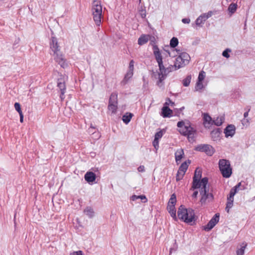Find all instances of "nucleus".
<instances>
[{
    "instance_id": "f257e3e1",
    "label": "nucleus",
    "mask_w": 255,
    "mask_h": 255,
    "mask_svg": "<svg viewBox=\"0 0 255 255\" xmlns=\"http://www.w3.org/2000/svg\"><path fill=\"white\" fill-rule=\"evenodd\" d=\"M153 49V54L159 67V72L158 73V81L157 83V84L159 85V83H161L165 79L168 73L177 70L178 68L175 66V64L174 65H170L168 67L165 68L163 65L162 56L158 47L157 46L154 45Z\"/></svg>"
},
{
    "instance_id": "f03ea898",
    "label": "nucleus",
    "mask_w": 255,
    "mask_h": 255,
    "mask_svg": "<svg viewBox=\"0 0 255 255\" xmlns=\"http://www.w3.org/2000/svg\"><path fill=\"white\" fill-rule=\"evenodd\" d=\"M177 127L179 128V131L182 135L187 136L189 142H193L196 134V130L191 126L189 122L183 121L178 122Z\"/></svg>"
},
{
    "instance_id": "7ed1b4c3",
    "label": "nucleus",
    "mask_w": 255,
    "mask_h": 255,
    "mask_svg": "<svg viewBox=\"0 0 255 255\" xmlns=\"http://www.w3.org/2000/svg\"><path fill=\"white\" fill-rule=\"evenodd\" d=\"M202 183V186L198 188L200 189L199 192L201 196L200 202L202 205H203L211 202L213 200V195L209 192L208 178H203Z\"/></svg>"
},
{
    "instance_id": "20e7f679",
    "label": "nucleus",
    "mask_w": 255,
    "mask_h": 255,
    "mask_svg": "<svg viewBox=\"0 0 255 255\" xmlns=\"http://www.w3.org/2000/svg\"><path fill=\"white\" fill-rule=\"evenodd\" d=\"M91 11L93 20L97 26H100L102 17V6L98 0H94L92 2Z\"/></svg>"
},
{
    "instance_id": "39448f33",
    "label": "nucleus",
    "mask_w": 255,
    "mask_h": 255,
    "mask_svg": "<svg viewBox=\"0 0 255 255\" xmlns=\"http://www.w3.org/2000/svg\"><path fill=\"white\" fill-rule=\"evenodd\" d=\"M177 215L179 219L187 223H190L194 220L195 214L191 209H186L183 206L178 208Z\"/></svg>"
},
{
    "instance_id": "423d86ee",
    "label": "nucleus",
    "mask_w": 255,
    "mask_h": 255,
    "mask_svg": "<svg viewBox=\"0 0 255 255\" xmlns=\"http://www.w3.org/2000/svg\"><path fill=\"white\" fill-rule=\"evenodd\" d=\"M219 167L224 177L229 178L231 176L232 173V169L229 160L224 159H220Z\"/></svg>"
},
{
    "instance_id": "0eeeda50",
    "label": "nucleus",
    "mask_w": 255,
    "mask_h": 255,
    "mask_svg": "<svg viewBox=\"0 0 255 255\" xmlns=\"http://www.w3.org/2000/svg\"><path fill=\"white\" fill-rule=\"evenodd\" d=\"M190 60L189 55L186 52H182L176 58L175 62V66L177 68H180L189 63Z\"/></svg>"
},
{
    "instance_id": "6e6552de",
    "label": "nucleus",
    "mask_w": 255,
    "mask_h": 255,
    "mask_svg": "<svg viewBox=\"0 0 255 255\" xmlns=\"http://www.w3.org/2000/svg\"><path fill=\"white\" fill-rule=\"evenodd\" d=\"M241 185V183H238L234 188H232L230 192V195L227 198V202L226 207V211L228 213H229L230 209L232 207L233 205L234 196L238 191V188L240 187Z\"/></svg>"
},
{
    "instance_id": "1a4fd4ad",
    "label": "nucleus",
    "mask_w": 255,
    "mask_h": 255,
    "mask_svg": "<svg viewBox=\"0 0 255 255\" xmlns=\"http://www.w3.org/2000/svg\"><path fill=\"white\" fill-rule=\"evenodd\" d=\"M118 108V94L116 93H112L109 99L108 111L111 112V114H116Z\"/></svg>"
},
{
    "instance_id": "9d476101",
    "label": "nucleus",
    "mask_w": 255,
    "mask_h": 255,
    "mask_svg": "<svg viewBox=\"0 0 255 255\" xmlns=\"http://www.w3.org/2000/svg\"><path fill=\"white\" fill-rule=\"evenodd\" d=\"M202 176V172L200 170H198L197 168L194 173V175L193 179V183L192 186V189H198V188L202 186V181L203 178H202L201 180L200 179Z\"/></svg>"
},
{
    "instance_id": "9b49d317",
    "label": "nucleus",
    "mask_w": 255,
    "mask_h": 255,
    "mask_svg": "<svg viewBox=\"0 0 255 255\" xmlns=\"http://www.w3.org/2000/svg\"><path fill=\"white\" fill-rule=\"evenodd\" d=\"M195 149L197 151L205 152L209 156H212L215 152L214 148L207 144H199L196 147Z\"/></svg>"
},
{
    "instance_id": "f8f14e48",
    "label": "nucleus",
    "mask_w": 255,
    "mask_h": 255,
    "mask_svg": "<svg viewBox=\"0 0 255 255\" xmlns=\"http://www.w3.org/2000/svg\"><path fill=\"white\" fill-rule=\"evenodd\" d=\"M219 217L220 215L219 213L216 214L214 216V217L211 219V220L208 222V223L204 227V229L206 231H210L212 228H213L215 227V226L219 222Z\"/></svg>"
},
{
    "instance_id": "ddd939ff",
    "label": "nucleus",
    "mask_w": 255,
    "mask_h": 255,
    "mask_svg": "<svg viewBox=\"0 0 255 255\" xmlns=\"http://www.w3.org/2000/svg\"><path fill=\"white\" fill-rule=\"evenodd\" d=\"M212 15V12L211 11H209L207 13H204L200 15L196 20V25L198 26L201 27L202 24H204L205 21Z\"/></svg>"
},
{
    "instance_id": "4468645a",
    "label": "nucleus",
    "mask_w": 255,
    "mask_h": 255,
    "mask_svg": "<svg viewBox=\"0 0 255 255\" xmlns=\"http://www.w3.org/2000/svg\"><path fill=\"white\" fill-rule=\"evenodd\" d=\"M55 61L57 62L62 67L65 68L67 66L64 56L61 51L52 54Z\"/></svg>"
},
{
    "instance_id": "2eb2a0df",
    "label": "nucleus",
    "mask_w": 255,
    "mask_h": 255,
    "mask_svg": "<svg viewBox=\"0 0 255 255\" xmlns=\"http://www.w3.org/2000/svg\"><path fill=\"white\" fill-rule=\"evenodd\" d=\"M50 49L53 52V54L60 52V47L58 45L57 40L55 37H52L51 38V40L50 42Z\"/></svg>"
},
{
    "instance_id": "dca6fc26",
    "label": "nucleus",
    "mask_w": 255,
    "mask_h": 255,
    "mask_svg": "<svg viewBox=\"0 0 255 255\" xmlns=\"http://www.w3.org/2000/svg\"><path fill=\"white\" fill-rule=\"evenodd\" d=\"M236 128L234 125H228L224 130L225 136L228 137L229 136L232 137L235 133Z\"/></svg>"
},
{
    "instance_id": "f3484780",
    "label": "nucleus",
    "mask_w": 255,
    "mask_h": 255,
    "mask_svg": "<svg viewBox=\"0 0 255 255\" xmlns=\"http://www.w3.org/2000/svg\"><path fill=\"white\" fill-rule=\"evenodd\" d=\"M213 121L211 117L208 114H203V125L205 128H209L213 125Z\"/></svg>"
},
{
    "instance_id": "a211bd4d",
    "label": "nucleus",
    "mask_w": 255,
    "mask_h": 255,
    "mask_svg": "<svg viewBox=\"0 0 255 255\" xmlns=\"http://www.w3.org/2000/svg\"><path fill=\"white\" fill-rule=\"evenodd\" d=\"M58 87L59 88L61 94L60 95V99L63 100L65 98L64 94L65 93L66 87L64 82L62 79H58L57 83Z\"/></svg>"
},
{
    "instance_id": "6ab92c4d",
    "label": "nucleus",
    "mask_w": 255,
    "mask_h": 255,
    "mask_svg": "<svg viewBox=\"0 0 255 255\" xmlns=\"http://www.w3.org/2000/svg\"><path fill=\"white\" fill-rule=\"evenodd\" d=\"M221 130L216 128L211 132V137L213 141H218L220 140Z\"/></svg>"
},
{
    "instance_id": "aec40b11",
    "label": "nucleus",
    "mask_w": 255,
    "mask_h": 255,
    "mask_svg": "<svg viewBox=\"0 0 255 255\" xmlns=\"http://www.w3.org/2000/svg\"><path fill=\"white\" fill-rule=\"evenodd\" d=\"M96 174L91 171L87 172L85 174V179L88 183L93 182L96 180Z\"/></svg>"
},
{
    "instance_id": "412c9836",
    "label": "nucleus",
    "mask_w": 255,
    "mask_h": 255,
    "mask_svg": "<svg viewBox=\"0 0 255 255\" xmlns=\"http://www.w3.org/2000/svg\"><path fill=\"white\" fill-rule=\"evenodd\" d=\"M172 111L168 106L164 105L162 109L161 116L164 118L170 117L172 114Z\"/></svg>"
},
{
    "instance_id": "4be33fe9",
    "label": "nucleus",
    "mask_w": 255,
    "mask_h": 255,
    "mask_svg": "<svg viewBox=\"0 0 255 255\" xmlns=\"http://www.w3.org/2000/svg\"><path fill=\"white\" fill-rule=\"evenodd\" d=\"M184 155L183 149H178L175 153V160L177 164L179 163V162H180L181 160V159L183 158V156Z\"/></svg>"
},
{
    "instance_id": "5701e85b",
    "label": "nucleus",
    "mask_w": 255,
    "mask_h": 255,
    "mask_svg": "<svg viewBox=\"0 0 255 255\" xmlns=\"http://www.w3.org/2000/svg\"><path fill=\"white\" fill-rule=\"evenodd\" d=\"M167 210L170 213L171 216L175 220H177V217L176 216V210L175 207L173 205H168Z\"/></svg>"
},
{
    "instance_id": "b1692460",
    "label": "nucleus",
    "mask_w": 255,
    "mask_h": 255,
    "mask_svg": "<svg viewBox=\"0 0 255 255\" xmlns=\"http://www.w3.org/2000/svg\"><path fill=\"white\" fill-rule=\"evenodd\" d=\"M149 35H142L138 39V44L140 45L147 43L149 40Z\"/></svg>"
},
{
    "instance_id": "393cba45",
    "label": "nucleus",
    "mask_w": 255,
    "mask_h": 255,
    "mask_svg": "<svg viewBox=\"0 0 255 255\" xmlns=\"http://www.w3.org/2000/svg\"><path fill=\"white\" fill-rule=\"evenodd\" d=\"M247 246V244L246 242L242 243L241 245V248L237 250V255H244Z\"/></svg>"
},
{
    "instance_id": "a878e982",
    "label": "nucleus",
    "mask_w": 255,
    "mask_h": 255,
    "mask_svg": "<svg viewBox=\"0 0 255 255\" xmlns=\"http://www.w3.org/2000/svg\"><path fill=\"white\" fill-rule=\"evenodd\" d=\"M128 113H127L126 115H125L123 116L122 120L123 122L128 124L130 121L132 117V114L131 113H129L128 115Z\"/></svg>"
},
{
    "instance_id": "bb28decb",
    "label": "nucleus",
    "mask_w": 255,
    "mask_h": 255,
    "mask_svg": "<svg viewBox=\"0 0 255 255\" xmlns=\"http://www.w3.org/2000/svg\"><path fill=\"white\" fill-rule=\"evenodd\" d=\"M188 165L187 164V162H184L181 164V165L180 166L178 170L180 171H181L182 173H185L187 171V169L188 168Z\"/></svg>"
},
{
    "instance_id": "cd10ccee",
    "label": "nucleus",
    "mask_w": 255,
    "mask_h": 255,
    "mask_svg": "<svg viewBox=\"0 0 255 255\" xmlns=\"http://www.w3.org/2000/svg\"><path fill=\"white\" fill-rule=\"evenodd\" d=\"M224 120V118L223 117H218L215 120L213 121V124H214L217 126H221Z\"/></svg>"
},
{
    "instance_id": "c85d7f7f",
    "label": "nucleus",
    "mask_w": 255,
    "mask_h": 255,
    "mask_svg": "<svg viewBox=\"0 0 255 255\" xmlns=\"http://www.w3.org/2000/svg\"><path fill=\"white\" fill-rule=\"evenodd\" d=\"M84 213L90 218H92L94 216V211L90 207L86 208L84 210Z\"/></svg>"
},
{
    "instance_id": "c756f323",
    "label": "nucleus",
    "mask_w": 255,
    "mask_h": 255,
    "mask_svg": "<svg viewBox=\"0 0 255 255\" xmlns=\"http://www.w3.org/2000/svg\"><path fill=\"white\" fill-rule=\"evenodd\" d=\"M138 199H140L141 200H144V201H143L144 203H145L147 201V199H146V197L144 195L137 196V195H134L131 196V199L133 201L136 200Z\"/></svg>"
},
{
    "instance_id": "7c9ffc66",
    "label": "nucleus",
    "mask_w": 255,
    "mask_h": 255,
    "mask_svg": "<svg viewBox=\"0 0 255 255\" xmlns=\"http://www.w3.org/2000/svg\"><path fill=\"white\" fill-rule=\"evenodd\" d=\"M178 44V40L176 37H173L170 41V45L172 48H175Z\"/></svg>"
},
{
    "instance_id": "2f4dec72",
    "label": "nucleus",
    "mask_w": 255,
    "mask_h": 255,
    "mask_svg": "<svg viewBox=\"0 0 255 255\" xmlns=\"http://www.w3.org/2000/svg\"><path fill=\"white\" fill-rule=\"evenodd\" d=\"M176 202V195H175V194H173L171 196V197H170V199L169 200V202H168V205H173V206H175Z\"/></svg>"
},
{
    "instance_id": "473e14b6",
    "label": "nucleus",
    "mask_w": 255,
    "mask_h": 255,
    "mask_svg": "<svg viewBox=\"0 0 255 255\" xmlns=\"http://www.w3.org/2000/svg\"><path fill=\"white\" fill-rule=\"evenodd\" d=\"M237 4L236 3H231L230 4L228 7V10L231 13H234L237 9Z\"/></svg>"
},
{
    "instance_id": "72a5a7b5",
    "label": "nucleus",
    "mask_w": 255,
    "mask_h": 255,
    "mask_svg": "<svg viewBox=\"0 0 255 255\" xmlns=\"http://www.w3.org/2000/svg\"><path fill=\"white\" fill-rule=\"evenodd\" d=\"M191 80V76L188 75L183 80V85L187 87L189 85Z\"/></svg>"
},
{
    "instance_id": "f704fd0d",
    "label": "nucleus",
    "mask_w": 255,
    "mask_h": 255,
    "mask_svg": "<svg viewBox=\"0 0 255 255\" xmlns=\"http://www.w3.org/2000/svg\"><path fill=\"white\" fill-rule=\"evenodd\" d=\"M205 72L203 71H201L199 74L198 81L202 82L205 79Z\"/></svg>"
},
{
    "instance_id": "c9c22d12",
    "label": "nucleus",
    "mask_w": 255,
    "mask_h": 255,
    "mask_svg": "<svg viewBox=\"0 0 255 255\" xmlns=\"http://www.w3.org/2000/svg\"><path fill=\"white\" fill-rule=\"evenodd\" d=\"M184 174H185V173H184V172L182 173L181 171L178 170L176 176V181H178L181 180L183 178Z\"/></svg>"
},
{
    "instance_id": "e433bc0d",
    "label": "nucleus",
    "mask_w": 255,
    "mask_h": 255,
    "mask_svg": "<svg viewBox=\"0 0 255 255\" xmlns=\"http://www.w3.org/2000/svg\"><path fill=\"white\" fill-rule=\"evenodd\" d=\"M195 88L196 91H199L202 89L203 88L202 82L197 81Z\"/></svg>"
},
{
    "instance_id": "4c0bfd02",
    "label": "nucleus",
    "mask_w": 255,
    "mask_h": 255,
    "mask_svg": "<svg viewBox=\"0 0 255 255\" xmlns=\"http://www.w3.org/2000/svg\"><path fill=\"white\" fill-rule=\"evenodd\" d=\"M14 106L15 110L19 114L22 113L20 105L19 104V103H15L14 104Z\"/></svg>"
},
{
    "instance_id": "58836bf2",
    "label": "nucleus",
    "mask_w": 255,
    "mask_h": 255,
    "mask_svg": "<svg viewBox=\"0 0 255 255\" xmlns=\"http://www.w3.org/2000/svg\"><path fill=\"white\" fill-rule=\"evenodd\" d=\"M133 75V71L129 70L126 74L125 77V80H128Z\"/></svg>"
},
{
    "instance_id": "ea45409f",
    "label": "nucleus",
    "mask_w": 255,
    "mask_h": 255,
    "mask_svg": "<svg viewBox=\"0 0 255 255\" xmlns=\"http://www.w3.org/2000/svg\"><path fill=\"white\" fill-rule=\"evenodd\" d=\"M163 132L162 130H160L155 133L154 138L159 140V138H161Z\"/></svg>"
},
{
    "instance_id": "a19ab883",
    "label": "nucleus",
    "mask_w": 255,
    "mask_h": 255,
    "mask_svg": "<svg viewBox=\"0 0 255 255\" xmlns=\"http://www.w3.org/2000/svg\"><path fill=\"white\" fill-rule=\"evenodd\" d=\"M229 52H231V50L229 49H226L223 52L222 55L226 58H229L230 57V55L228 53Z\"/></svg>"
},
{
    "instance_id": "79ce46f5",
    "label": "nucleus",
    "mask_w": 255,
    "mask_h": 255,
    "mask_svg": "<svg viewBox=\"0 0 255 255\" xmlns=\"http://www.w3.org/2000/svg\"><path fill=\"white\" fill-rule=\"evenodd\" d=\"M153 145L156 150L158 149L159 147V141L158 139L154 138L153 141Z\"/></svg>"
},
{
    "instance_id": "37998d69",
    "label": "nucleus",
    "mask_w": 255,
    "mask_h": 255,
    "mask_svg": "<svg viewBox=\"0 0 255 255\" xmlns=\"http://www.w3.org/2000/svg\"><path fill=\"white\" fill-rule=\"evenodd\" d=\"M69 255H83V253L82 251H74L70 253Z\"/></svg>"
},
{
    "instance_id": "c03bdc74",
    "label": "nucleus",
    "mask_w": 255,
    "mask_h": 255,
    "mask_svg": "<svg viewBox=\"0 0 255 255\" xmlns=\"http://www.w3.org/2000/svg\"><path fill=\"white\" fill-rule=\"evenodd\" d=\"M134 62L133 60H130L129 64L128 70L133 71Z\"/></svg>"
},
{
    "instance_id": "a18cd8bd",
    "label": "nucleus",
    "mask_w": 255,
    "mask_h": 255,
    "mask_svg": "<svg viewBox=\"0 0 255 255\" xmlns=\"http://www.w3.org/2000/svg\"><path fill=\"white\" fill-rule=\"evenodd\" d=\"M165 105H166V106H169L170 105L171 106H173L175 104L174 102H173L172 101H171L169 99H168L166 102L165 103Z\"/></svg>"
},
{
    "instance_id": "49530a36",
    "label": "nucleus",
    "mask_w": 255,
    "mask_h": 255,
    "mask_svg": "<svg viewBox=\"0 0 255 255\" xmlns=\"http://www.w3.org/2000/svg\"><path fill=\"white\" fill-rule=\"evenodd\" d=\"M139 12L142 18H144L146 16L145 10L141 8V10H139Z\"/></svg>"
},
{
    "instance_id": "de8ad7c7",
    "label": "nucleus",
    "mask_w": 255,
    "mask_h": 255,
    "mask_svg": "<svg viewBox=\"0 0 255 255\" xmlns=\"http://www.w3.org/2000/svg\"><path fill=\"white\" fill-rule=\"evenodd\" d=\"M182 22L184 23H189L190 22V19L189 18H183L182 19Z\"/></svg>"
},
{
    "instance_id": "09e8293b",
    "label": "nucleus",
    "mask_w": 255,
    "mask_h": 255,
    "mask_svg": "<svg viewBox=\"0 0 255 255\" xmlns=\"http://www.w3.org/2000/svg\"><path fill=\"white\" fill-rule=\"evenodd\" d=\"M139 172H143L144 171V167L143 166H140L137 168Z\"/></svg>"
},
{
    "instance_id": "8fccbe9b",
    "label": "nucleus",
    "mask_w": 255,
    "mask_h": 255,
    "mask_svg": "<svg viewBox=\"0 0 255 255\" xmlns=\"http://www.w3.org/2000/svg\"><path fill=\"white\" fill-rule=\"evenodd\" d=\"M19 116H20V122L22 123L23 122V114L22 113L19 114Z\"/></svg>"
},
{
    "instance_id": "3c124183",
    "label": "nucleus",
    "mask_w": 255,
    "mask_h": 255,
    "mask_svg": "<svg viewBox=\"0 0 255 255\" xmlns=\"http://www.w3.org/2000/svg\"><path fill=\"white\" fill-rule=\"evenodd\" d=\"M198 192L197 191H195L193 194H192V197L193 198H196L197 197V195H198Z\"/></svg>"
},
{
    "instance_id": "603ef678",
    "label": "nucleus",
    "mask_w": 255,
    "mask_h": 255,
    "mask_svg": "<svg viewBox=\"0 0 255 255\" xmlns=\"http://www.w3.org/2000/svg\"><path fill=\"white\" fill-rule=\"evenodd\" d=\"M248 115H249V111L245 112L244 114V116L245 118H247L248 116Z\"/></svg>"
},
{
    "instance_id": "864d4df0",
    "label": "nucleus",
    "mask_w": 255,
    "mask_h": 255,
    "mask_svg": "<svg viewBox=\"0 0 255 255\" xmlns=\"http://www.w3.org/2000/svg\"><path fill=\"white\" fill-rule=\"evenodd\" d=\"M93 134H96V137H97V138H99V137L100 136L99 134V133H98V132L95 133V132H94L93 133Z\"/></svg>"
},
{
    "instance_id": "5fc2aeb1",
    "label": "nucleus",
    "mask_w": 255,
    "mask_h": 255,
    "mask_svg": "<svg viewBox=\"0 0 255 255\" xmlns=\"http://www.w3.org/2000/svg\"><path fill=\"white\" fill-rule=\"evenodd\" d=\"M90 128H91V129H94V127H93L92 126H91Z\"/></svg>"
},
{
    "instance_id": "6e6d98bb",
    "label": "nucleus",
    "mask_w": 255,
    "mask_h": 255,
    "mask_svg": "<svg viewBox=\"0 0 255 255\" xmlns=\"http://www.w3.org/2000/svg\"><path fill=\"white\" fill-rule=\"evenodd\" d=\"M89 132H91L92 131H91V129L90 128H89Z\"/></svg>"
},
{
    "instance_id": "4d7b16f0",
    "label": "nucleus",
    "mask_w": 255,
    "mask_h": 255,
    "mask_svg": "<svg viewBox=\"0 0 255 255\" xmlns=\"http://www.w3.org/2000/svg\"><path fill=\"white\" fill-rule=\"evenodd\" d=\"M188 163H190V161L189 160H188Z\"/></svg>"
},
{
    "instance_id": "13d9d810",
    "label": "nucleus",
    "mask_w": 255,
    "mask_h": 255,
    "mask_svg": "<svg viewBox=\"0 0 255 255\" xmlns=\"http://www.w3.org/2000/svg\"><path fill=\"white\" fill-rule=\"evenodd\" d=\"M139 2H141V0H139Z\"/></svg>"
}]
</instances>
